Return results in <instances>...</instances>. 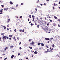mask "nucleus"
<instances>
[{
  "instance_id": "obj_2",
  "label": "nucleus",
  "mask_w": 60,
  "mask_h": 60,
  "mask_svg": "<svg viewBox=\"0 0 60 60\" xmlns=\"http://www.w3.org/2000/svg\"><path fill=\"white\" fill-rule=\"evenodd\" d=\"M7 39L8 40L9 39V38L8 37H7L6 36H4V35L3 36V37L2 38V39H3V40H6Z\"/></svg>"
},
{
  "instance_id": "obj_54",
  "label": "nucleus",
  "mask_w": 60,
  "mask_h": 60,
  "mask_svg": "<svg viewBox=\"0 0 60 60\" xmlns=\"http://www.w3.org/2000/svg\"><path fill=\"white\" fill-rule=\"evenodd\" d=\"M58 21H60V19H58Z\"/></svg>"
},
{
  "instance_id": "obj_55",
  "label": "nucleus",
  "mask_w": 60,
  "mask_h": 60,
  "mask_svg": "<svg viewBox=\"0 0 60 60\" xmlns=\"http://www.w3.org/2000/svg\"><path fill=\"white\" fill-rule=\"evenodd\" d=\"M26 59H28V57H26Z\"/></svg>"
},
{
  "instance_id": "obj_56",
  "label": "nucleus",
  "mask_w": 60,
  "mask_h": 60,
  "mask_svg": "<svg viewBox=\"0 0 60 60\" xmlns=\"http://www.w3.org/2000/svg\"><path fill=\"white\" fill-rule=\"evenodd\" d=\"M28 21H29V19H28Z\"/></svg>"
},
{
  "instance_id": "obj_51",
  "label": "nucleus",
  "mask_w": 60,
  "mask_h": 60,
  "mask_svg": "<svg viewBox=\"0 0 60 60\" xmlns=\"http://www.w3.org/2000/svg\"><path fill=\"white\" fill-rule=\"evenodd\" d=\"M14 8H11V9H14Z\"/></svg>"
},
{
  "instance_id": "obj_62",
  "label": "nucleus",
  "mask_w": 60,
  "mask_h": 60,
  "mask_svg": "<svg viewBox=\"0 0 60 60\" xmlns=\"http://www.w3.org/2000/svg\"><path fill=\"white\" fill-rule=\"evenodd\" d=\"M9 39V40H11V38H10Z\"/></svg>"
},
{
  "instance_id": "obj_28",
  "label": "nucleus",
  "mask_w": 60,
  "mask_h": 60,
  "mask_svg": "<svg viewBox=\"0 0 60 60\" xmlns=\"http://www.w3.org/2000/svg\"><path fill=\"white\" fill-rule=\"evenodd\" d=\"M45 52V53H48V52L47 51H45V52Z\"/></svg>"
},
{
  "instance_id": "obj_17",
  "label": "nucleus",
  "mask_w": 60,
  "mask_h": 60,
  "mask_svg": "<svg viewBox=\"0 0 60 60\" xmlns=\"http://www.w3.org/2000/svg\"><path fill=\"white\" fill-rule=\"evenodd\" d=\"M47 18H48V19H49L50 18H51V17H50V16H48L47 17Z\"/></svg>"
},
{
  "instance_id": "obj_45",
  "label": "nucleus",
  "mask_w": 60,
  "mask_h": 60,
  "mask_svg": "<svg viewBox=\"0 0 60 60\" xmlns=\"http://www.w3.org/2000/svg\"><path fill=\"white\" fill-rule=\"evenodd\" d=\"M44 5H46V4L44 3Z\"/></svg>"
},
{
  "instance_id": "obj_41",
  "label": "nucleus",
  "mask_w": 60,
  "mask_h": 60,
  "mask_svg": "<svg viewBox=\"0 0 60 60\" xmlns=\"http://www.w3.org/2000/svg\"><path fill=\"white\" fill-rule=\"evenodd\" d=\"M53 38H50V40H53Z\"/></svg>"
},
{
  "instance_id": "obj_26",
  "label": "nucleus",
  "mask_w": 60,
  "mask_h": 60,
  "mask_svg": "<svg viewBox=\"0 0 60 60\" xmlns=\"http://www.w3.org/2000/svg\"><path fill=\"white\" fill-rule=\"evenodd\" d=\"M29 48H30V49H32L33 48L32 47H29Z\"/></svg>"
},
{
  "instance_id": "obj_46",
  "label": "nucleus",
  "mask_w": 60,
  "mask_h": 60,
  "mask_svg": "<svg viewBox=\"0 0 60 60\" xmlns=\"http://www.w3.org/2000/svg\"><path fill=\"white\" fill-rule=\"evenodd\" d=\"M46 1L49 2V0H46Z\"/></svg>"
},
{
  "instance_id": "obj_23",
  "label": "nucleus",
  "mask_w": 60,
  "mask_h": 60,
  "mask_svg": "<svg viewBox=\"0 0 60 60\" xmlns=\"http://www.w3.org/2000/svg\"><path fill=\"white\" fill-rule=\"evenodd\" d=\"M32 21L33 22H34V18H33Z\"/></svg>"
},
{
  "instance_id": "obj_8",
  "label": "nucleus",
  "mask_w": 60,
  "mask_h": 60,
  "mask_svg": "<svg viewBox=\"0 0 60 60\" xmlns=\"http://www.w3.org/2000/svg\"><path fill=\"white\" fill-rule=\"evenodd\" d=\"M13 57H14V55H12L11 56V58L12 59L13 58Z\"/></svg>"
},
{
  "instance_id": "obj_48",
  "label": "nucleus",
  "mask_w": 60,
  "mask_h": 60,
  "mask_svg": "<svg viewBox=\"0 0 60 60\" xmlns=\"http://www.w3.org/2000/svg\"><path fill=\"white\" fill-rule=\"evenodd\" d=\"M58 26H59V27H60V25L59 24H58Z\"/></svg>"
},
{
  "instance_id": "obj_59",
  "label": "nucleus",
  "mask_w": 60,
  "mask_h": 60,
  "mask_svg": "<svg viewBox=\"0 0 60 60\" xmlns=\"http://www.w3.org/2000/svg\"><path fill=\"white\" fill-rule=\"evenodd\" d=\"M0 41H1V38H0Z\"/></svg>"
},
{
  "instance_id": "obj_60",
  "label": "nucleus",
  "mask_w": 60,
  "mask_h": 60,
  "mask_svg": "<svg viewBox=\"0 0 60 60\" xmlns=\"http://www.w3.org/2000/svg\"><path fill=\"white\" fill-rule=\"evenodd\" d=\"M41 5V6H42V5L43 4H40Z\"/></svg>"
},
{
  "instance_id": "obj_52",
  "label": "nucleus",
  "mask_w": 60,
  "mask_h": 60,
  "mask_svg": "<svg viewBox=\"0 0 60 60\" xmlns=\"http://www.w3.org/2000/svg\"><path fill=\"white\" fill-rule=\"evenodd\" d=\"M49 23H47V26H49Z\"/></svg>"
},
{
  "instance_id": "obj_64",
  "label": "nucleus",
  "mask_w": 60,
  "mask_h": 60,
  "mask_svg": "<svg viewBox=\"0 0 60 60\" xmlns=\"http://www.w3.org/2000/svg\"><path fill=\"white\" fill-rule=\"evenodd\" d=\"M7 29L8 30H9V29L8 28H7Z\"/></svg>"
},
{
  "instance_id": "obj_57",
  "label": "nucleus",
  "mask_w": 60,
  "mask_h": 60,
  "mask_svg": "<svg viewBox=\"0 0 60 60\" xmlns=\"http://www.w3.org/2000/svg\"><path fill=\"white\" fill-rule=\"evenodd\" d=\"M40 19H41V20L42 19V18H41V17Z\"/></svg>"
},
{
  "instance_id": "obj_39",
  "label": "nucleus",
  "mask_w": 60,
  "mask_h": 60,
  "mask_svg": "<svg viewBox=\"0 0 60 60\" xmlns=\"http://www.w3.org/2000/svg\"><path fill=\"white\" fill-rule=\"evenodd\" d=\"M8 21H8V22H9V21H10V19H8Z\"/></svg>"
},
{
  "instance_id": "obj_16",
  "label": "nucleus",
  "mask_w": 60,
  "mask_h": 60,
  "mask_svg": "<svg viewBox=\"0 0 60 60\" xmlns=\"http://www.w3.org/2000/svg\"><path fill=\"white\" fill-rule=\"evenodd\" d=\"M53 49L52 48V49H51L50 50V52H52V51L53 50Z\"/></svg>"
},
{
  "instance_id": "obj_63",
  "label": "nucleus",
  "mask_w": 60,
  "mask_h": 60,
  "mask_svg": "<svg viewBox=\"0 0 60 60\" xmlns=\"http://www.w3.org/2000/svg\"><path fill=\"white\" fill-rule=\"evenodd\" d=\"M18 55L19 56V55H20V53H19L18 54Z\"/></svg>"
},
{
  "instance_id": "obj_29",
  "label": "nucleus",
  "mask_w": 60,
  "mask_h": 60,
  "mask_svg": "<svg viewBox=\"0 0 60 60\" xmlns=\"http://www.w3.org/2000/svg\"><path fill=\"white\" fill-rule=\"evenodd\" d=\"M38 45H40V44H41V43H38Z\"/></svg>"
},
{
  "instance_id": "obj_42",
  "label": "nucleus",
  "mask_w": 60,
  "mask_h": 60,
  "mask_svg": "<svg viewBox=\"0 0 60 60\" xmlns=\"http://www.w3.org/2000/svg\"><path fill=\"white\" fill-rule=\"evenodd\" d=\"M18 4H17L16 5V7H18Z\"/></svg>"
},
{
  "instance_id": "obj_18",
  "label": "nucleus",
  "mask_w": 60,
  "mask_h": 60,
  "mask_svg": "<svg viewBox=\"0 0 60 60\" xmlns=\"http://www.w3.org/2000/svg\"><path fill=\"white\" fill-rule=\"evenodd\" d=\"M29 18H30V19H31V18H32V17H31V16L30 15H29Z\"/></svg>"
},
{
  "instance_id": "obj_20",
  "label": "nucleus",
  "mask_w": 60,
  "mask_h": 60,
  "mask_svg": "<svg viewBox=\"0 0 60 60\" xmlns=\"http://www.w3.org/2000/svg\"><path fill=\"white\" fill-rule=\"evenodd\" d=\"M38 8H41V7H40L39 6H38Z\"/></svg>"
},
{
  "instance_id": "obj_14",
  "label": "nucleus",
  "mask_w": 60,
  "mask_h": 60,
  "mask_svg": "<svg viewBox=\"0 0 60 60\" xmlns=\"http://www.w3.org/2000/svg\"><path fill=\"white\" fill-rule=\"evenodd\" d=\"M54 18L55 19H57V17H56V16H54Z\"/></svg>"
},
{
  "instance_id": "obj_12",
  "label": "nucleus",
  "mask_w": 60,
  "mask_h": 60,
  "mask_svg": "<svg viewBox=\"0 0 60 60\" xmlns=\"http://www.w3.org/2000/svg\"><path fill=\"white\" fill-rule=\"evenodd\" d=\"M9 37H10V38H11V37H12V35H9Z\"/></svg>"
},
{
  "instance_id": "obj_3",
  "label": "nucleus",
  "mask_w": 60,
  "mask_h": 60,
  "mask_svg": "<svg viewBox=\"0 0 60 60\" xmlns=\"http://www.w3.org/2000/svg\"><path fill=\"white\" fill-rule=\"evenodd\" d=\"M30 43L31 45L32 46H34V42L33 41L31 42Z\"/></svg>"
},
{
  "instance_id": "obj_22",
  "label": "nucleus",
  "mask_w": 60,
  "mask_h": 60,
  "mask_svg": "<svg viewBox=\"0 0 60 60\" xmlns=\"http://www.w3.org/2000/svg\"><path fill=\"white\" fill-rule=\"evenodd\" d=\"M52 47H53V48L54 47H55V45H54L53 44L52 46Z\"/></svg>"
},
{
  "instance_id": "obj_7",
  "label": "nucleus",
  "mask_w": 60,
  "mask_h": 60,
  "mask_svg": "<svg viewBox=\"0 0 60 60\" xmlns=\"http://www.w3.org/2000/svg\"><path fill=\"white\" fill-rule=\"evenodd\" d=\"M50 50L49 49H48L47 50V51L48 52H50V51H49Z\"/></svg>"
},
{
  "instance_id": "obj_37",
  "label": "nucleus",
  "mask_w": 60,
  "mask_h": 60,
  "mask_svg": "<svg viewBox=\"0 0 60 60\" xmlns=\"http://www.w3.org/2000/svg\"><path fill=\"white\" fill-rule=\"evenodd\" d=\"M22 32H24V29H23L22 31Z\"/></svg>"
},
{
  "instance_id": "obj_27",
  "label": "nucleus",
  "mask_w": 60,
  "mask_h": 60,
  "mask_svg": "<svg viewBox=\"0 0 60 60\" xmlns=\"http://www.w3.org/2000/svg\"><path fill=\"white\" fill-rule=\"evenodd\" d=\"M49 20H50V22H52V20H51L50 19H49Z\"/></svg>"
},
{
  "instance_id": "obj_13",
  "label": "nucleus",
  "mask_w": 60,
  "mask_h": 60,
  "mask_svg": "<svg viewBox=\"0 0 60 60\" xmlns=\"http://www.w3.org/2000/svg\"><path fill=\"white\" fill-rule=\"evenodd\" d=\"M34 54H37V53H38V52H37L36 51H35L34 52Z\"/></svg>"
},
{
  "instance_id": "obj_31",
  "label": "nucleus",
  "mask_w": 60,
  "mask_h": 60,
  "mask_svg": "<svg viewBox=\"0 0 60 60\" xmlns=\"http://www.w3.org/2000/svg\"><path fill=\"white\" fill-rule=\"evenodd\" d=\"M4 33H2V34H1V35H4Z\"/></svg>"
},
{
  "instance_id": "obj_33",
  "label": "nucleus",
  "mask_w": 60,
  "mask_h": 60,
  "mask_svg": "<svg viewBox=\"0 0 60 60\" xmlns=\"http://www.w3.org/2000/svg\"><path fill=\"white\" fill-rule=\"evenodd\" d=\"M19 49H20H20H22V48L21 47H20L19 48Z\"/></svg>"
},
{
  "instance_id": "obj_4",
  "label": "nucleus",
  "mask_w": 60,
  "mask_h": 60,
  "mask_svg": "<svg viewBox=\"0 0 60 60\" xmlns=\"http://www.w3.org/2000/svg\"><path fill=\"white\" fill-rule=\"evenodd\" d=\"M3 9H2L1 10H0V14H3Z\"/></svg>"
},
{
  "instance_id": "obj_15",
  "label": "nucleus",
  "mask_w": 60,
  "mask_h": 60,
  "mask_svg": "<svg viewBox=\"0 0 60 60\" xmlns=\"http://www.w3.org/2000/svg\"><path fill=\"white\" fill-rule=\"evenodd\" d=\"M4 27V29H6V27L4 26H3Z\"/></svg>"
},
{
  "instance_id": "obj_11",
  "label": "nucleus",
  "mask_w": 60,
  "mask_h": 60,
  "mask_svg": "<svg viewBox=\"0 0 60 60\" xmlns=\"http://www.w3.org/2000/svg\"><path fill=\"white\" fill-rule=\"evenodd\" d=\"M8 47H6L5 48V50H6L7 49H8Z\"/></svg>"
},
{
  "instance_id": "obj_1",
  "label": "nucleus",
  "mask_w": 60,
  "mask_h": 60,
  "mask_svg": "<svg viewBox=\"0 0 60 60\" xmlns=\"http://www.w3.org/2000/svg\"><path fill=\"white\" fill-rule=\"evenodd\" d=\"M45 28H44V30L45 32L47 33V30L49 29V28L46 26H45Z\"/></svg>"
},
{
  "instance_id": "obj_36",
  "label": "nucleus",
  "mask_w": 60,
  "mask_h": 60,
  "mask_svg": "<svg viewBox=\"0 0 60 60\" xmlns=\"http://www.w3.org/2000/svg\"><path fill=\"white\" fill-rule=\"evenodd\" d=\"M7 59V58H5L4 59V60H6V59Z\"/></svg>"
},
{
  "instance_id": "obj_61",
  "label": "nucleus",
  "mask_w": 60,
  "mask_h": 60,
  "mask_svg": "<svg viewBox=\"0 0 60 60\" xmlns=\"http://www.w3.org/2000/svg\"><path fill=\"white\" fill-rule=\"evenodd\" d=\"M21 5H23V3H21Z\"/></svg>"
},
{
  "instance_id": "obj_9",
  "label": "nucleus",
  "mask_w": 60,
  "mask_h": 60,
  "mask_svg": "<svg viewBox=\"0 0 60 60\" xmlns=\"http://www.w3.org/2000/svg\"><path fill=\"white\" fill-rule=\"evenodd\" d=\"M41 46H42V47H43V46H44V44H43V43H41Z\"/></svg>"
},
{
  "instance_id": "obj_32",
  "label": "nucleus",
  "mask_w": 60,
  "mask_h": 60,
  "mask_svg": "<svg viewBox=\"0 0 60 60\" xmlns=\"http://www.w3.org/2000/svg\"><path fill=\"white\" fill-rule=\"evenodd\" d=\"M22 30L21 29L20 30L19 32H22Z\"/></svg>"
},
{
  "instance_id": "obj_25",
  "label": "nucleus",
  "mask_w": 60,
  "mask_h": 60,
  "mask_svg": "<svg viewBox=\"0 0 60 60\" xmlns=\"http://www.w3.org/2000/svg\"><path fill=\"white\" fill-rule=\"evenodd\" d=\"M53 25L54 26H56V24H55V23H53Z\"/></svg>"
},
{
  "instance_id": "obj_58",
  "label": "nucleus",
  "mask_w": 60,
  "mask_h": 60,
  "mask_svg": "<svg viewBox=\"0 0 60 60\" xmlns=\"http://www.w3.org/2000/svg\"><path fill=\"white\" fill-rule=\"evenodd\" d=\"M20 18H22V17L21 16L20 17Z\"/></svg>"
},
{
  "instance_id": "obj_38",
  "label": "nucleus",
  "mask_w": 60,
  "mask_h": 60,
  "mask_svg": "<svg viewBox=\"0 0 60 60\" xmlns=\"http://www.w3.org/2000/svg\"><path fill=\"white\" fill-rule=\"evenodd\" d=\"M7 27H9V25L8 24L7 25Z\"/></svg>"
},
{
  "instance_id": "obj_19",
  "label": "nucleus",
  "mask_w": 60,
  "mask_h": 60,
  "mask_svg": "<svg viewBox=\"0 0 60 60\" xmlns=\"http://www.w3.org/2000/svg\"><path fill=\"white\" fill-rule=\"evenodd\" d=\"M13 47V46L12 45L10 47V48H12Z\"/></svg>"
},
{
  "instance_id": "obj_40",
  "label": "nucleus",
  "mask_w": 60,
  "mask_h": 60,
  "mask_svg": "<svg viewBox=\"0 0 60 60\" xmlns=\"http://www.w3.org/2000/svg\"><path fill=\"white\" fill-rule=\"evenodd\" d=\"M21 42H20L19 43V45H20L21 44Z\"/></svg>"
},
{
  "instance_id": "obj_21",
  "label": "nucleus",
  "mask_w": 60,
  "mask_h": 60,
  "mask_svg": "<svg viewBox=\"0 0 60 60\" xmlns=\"http://www.w3.org/2000/svg\"><path fill=\"white\" fill-rule=\"evenodd\" d=\"M44 22H45V24H47V23H47V22H46V21H44Z\"/></svg>"
},
{
  "instance_id": "obj_53",
  "label": "nucleus",
  "mask_w": 60,
  "mask_h": 60,
  "mask_svg": "<svg viewBox=\"0 0 60 60\" xmlns=\"http://www.w3.org/2000/svg\"><path fill=\"white\" fill-rule=\"evenodd\" d=\"M46 46L47 47V48H49V47H48V45H47Z\"/></svg>"
},
{
  "instance_id": "obj_47",
  "label": "nucleus",
  "mask_w": 60,
  "mask_h": 60,
  "mask_svg": "<svg viewBox=\"0 0 60 60\" xmlns=\"http://www.w3.org/2000/svg\"><path fill=\"white\" fill-rule=\"evenodd\" d=\"M1 6L2 7H4V5H1Z\"/></svg>"
},
{
  "instance_id": "obj_43",
  "label": "nucleus",
  "mask_w": 60,
  "mask_h": 60,
  "mask_svg": "<svg viewBox=\"0 0 60 60\" xmlns=\"http://www.w3.org/2000/svg\"><path fill=\"white\" fill-rule=\"evenodd\" d=\"M40 2V1H39V0H38L37 3H38V2Z\"/></svg>"
},
{
  "instance_id": "obj_6",
  "label": "nucleus",
  "mask_w": 60,
  "mask_h": 60,
  "mask_svg": "<svg viewBox=\"0 0 60 60\" xmlns=\"http://www.w3.org/2000/svg\"><path fill=\"white\" fill-rule=\"evenodd\" d=\"M8 9V8H4V11H7Z\"/></svg>"
},
{
  "instance_id": "obj_49",
  "label": "nucleus",
  "mask_w": 60,
  "mask_h": 60,
  "mask_svg": "<svg viewBox=\"0 0 60 60\" xmlns=\"http://www.w3.org/2000/svg\"><path fill=\"white\" fill-rule=\"evenodd\" d=\"M31 21H30L29 22V23H30H30H31Z\"/></svg>"
},
{
  "instance_id": "obj_50",
  "label": "nucleus",
  "mask_w": 60,
  "mask_h": 60,
  "mask_svg": "<svg viewBox=\"0 0 60 60\" xmlns=\"http://www.w3.org/2000/svg\"><path fill=\"white\" fill-rule=\"evenodd\" d=\"M33 12H31V13H30V14H33Z\"/></svg>"
},
{
  "instance_id": "obj_24",
  "label": "nucleus",
  "mask_w": 60,
  "mask_h": 60,
  "mask_svg": "<svg viewBox=\"0 0 60 60\" xmlns=\"http://www.w3.org/2000/svg\"><path fill=\"white\" fill-rule=\"evenodd\" d=\"M42 29L43 30V31H44L45 32V30H44V28H42Z\"/></svg>"
},
{
  "instance_id": "obj_30",
  "label": "nucleus",
  "mask_w": 60,
  "mask_h": 60,
  "mask_svg": "<svg viewBox=\"0 0 60 60\" xmlns=\"http://www.w3.org/2000/svg\"><path fill=\"white\" fill-rule=\"evenodd\" d=\"M35 10H36V11H37V8H35Z\"/></svg>"
},
{
  "instance_id": "obj_44",
  "label": "nucleus",
  "mask_w": 60,
  "mask_h": 60,
  "mask_svg": "<svg viewBox=\"0 0 60 60\" xmlns=\"http://www.w3.org/2000/svg\"><path fill=\"white\" fill-rule=\"evenodd\" d=\"M32 40L31 39H30H30H29V41L30 42Z\"/></svg>"
},
{
  "instance_id": "obj_34",
  "label": "nucleus",
  "mask_w": 60,
  "mask_h": 60,
  "mask_svg": "<svg viewBox=\"0 0 60 60\" xmlns=\"http://www.w3.org/2000/svg\"><path fill=\"white\" fill-rule=\"evenodd\" d=\"M40 27V26L39 25H38L37 26V27L38 28H39V27Z\"/></svg>"
},
{
  "instance_id": "obj_10",
  "label": "nucleus",
  "mask_w": 60,
  "mask_h": 60,
  "mask_svg": "<svg viewBox=\"0 0 60 60\" xmlns=\"http://www.w3.org/2000/svg\"><path fill=\"white\" fill-rule=\"evenodd\" d=\"M10 3L11 4H13V3L11 2V1L10 2Z\"/></svg>"
},
{
  "instance_id": "obj_35",
  "label": "nucleus",
  "mask_w": 60,
  "mask_h": 60,
  "mask_svg": "<svg viewBox=\"0 0 60 60\" xmlns=\"http://www.w3.org/2000/svg\"><path fill=\"white\" fill-rule=\"evenodd\" d=\"M32 17L33 18H34V16L33 15H32Z\"/></svg>"
},
{
  "instance_id": "obj_5",
  "label": "nucleus",
  "mask_w": 60,
  "mask_h": 60,
  "mask_svg": "<svg viewBox=\"0 0 60 60\" xmlns=\"http://www.w3.org/2000/svg\"><path fill=\"white\" fill-rule=\"evenodd\" d=\"M45 39L46 40H47V41H48V40H49V41H51V40H49V38H45Z\"/></svg>"
}]
</instances>
